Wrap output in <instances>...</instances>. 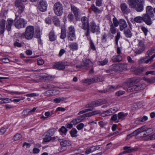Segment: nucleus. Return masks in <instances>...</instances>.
Masks as SVG:
<instances>
[{
  "label": "nucleus",
  "mask_w": 155,
  "mask_h": 155,
  "mask_svg": "<svg viewBox=\"0 0 155 155\" xmlns=\"http://www.w3.org/2000/svg\"><path fill=\"white\" fill-rule=\"evenodd\" d=\"M82 63L84 67L88 68L92 65V63L89 59H84L82 60Z\"/></svg>",
  "instance_id": "20"
},
{
  "label": "nucleus",
  "mask_w": 155,
  "mask_h": 155,
  "mask_svg": "<svg viewBox=\"0 0 155 155\" xmlns=\"http://www.w3.org/2000/svg\"><path fill=\"white\" fill-rule=\"evenodd\" d=\"M91 8L92 11L96 14H99L102 12L93 4L91 5Z\"/></svg>",
  "instance_id": "30"
},
{
  "label": "nucleus",
  "mask_w": 155,
  "mask_h": 155,
  "mask_svg": "<svg viewBox=\"0 0 155 155\" xmlns=\"http://www.w3.org/2000/svg\"><path fill=\"white\" fill-rule=\"evenodd\" d=\"M6 21L4 19H2L0 21V35H3L5 30Z\"/></svg>",
  "instance_id": "13"
},
{
  "label": "nucleus",
  "mask_w": 155,
  "mask_h": 155,
  "mask_svg": "<svg viewBox=\"0 0 155 155\" xmlns=\"http://www.w3.org/2000/svg\"><path fill=\"white\" fill-rule=\"evenodd\" d=\"M127 1L130 8H136V0H127Z\"/></svg>",
  "instance_id": "28"
},
{
  "label": "nucleus",
  "mask_w": 155,
  "mask_h": 155,
  "mask_svg": "<svg viewBox=\"0 0 155 155\" xmlns=\"http://www.w3.org/2000/svg\"><path fill=\"white\" fill-rule=\"evenodd\" d=\"M69 21H72L74 19V16L71 13H70L67 17Z\"/></svg>",
  "instance_id": "51"
},
{
  "label": "nucleus",
  "mask_w": 155,
  "mask_h": 155,
  "mask_svg": "<svg viewBox=\"0 0 155 155\" xmlns=\"http://www.w3.org/2000/svg\"><path fill=\"white\" fill-rule=\"evenodd\" d=\"M81 21L82 23L81 28L84 30H86L89 27V24L88 18L86 16L81 18Z\"/></svg>",
  "instance_id": "9"
},
{
  "label": "nucleus",
  "mask_w": 155,
  "mask_h": 155,
  "mask_svg": "<svg viewBox=\"0 0 155 155\" xmlns=\"http://www.w3.org/2000/svg\"><path fill=\"white\" fill-rule=\"evenodd\" d=\"M14 45L15 47H17L18 48H21L22 47V45L21 43H19L17 41L15 42L14 43Z\"/></svg>",
  "instance_id": "62"
},
{
  "label": "nucleus",
  "mask_w": 155,
  "mask_h": 155,
  "mask_svg": "<svg viewBox=\"0 0 155 155\" xmlns=\"http://www.w3.org/2000/svg\"><path fill=\"white\" fill-rule=\"evenodd\" d=\"M78 131L75 128H73L70 131V134L72 137H75L77 136V134Z\"/></svg>",
  "instance_id": "38"
},
{
  "label": "nucleus",
  "mask_w": 155,
  "mask_h": 155,
  "mask_svg": "<svg viewBox=\"0 0 155 155\" xmlns=\"http://www.w3.org/2000/svg\"><path fill=\"white\" fill-rule=\"evenodd\" d=\"M121 9L122 12L124 14H127L130 11L128 8V6L125 3H122L120 5Z\"/></svg>",
  "instance_id": "18"
},
{
  "label": "nucleus",
  "mask_w": 155,
  "mask_h": 155,
  "mask_svg": "<svg viewBox=\"0 0 155 155\" xmlns=\"http://www.w3.org/2000/svg\"><path fill=\"white\" fill-rule=\"evenodd\" d=\"M120 37V33L119 32H117V35L115 38V44L116 45H117L118 42L119 40Z\"/></svg>",
  "instance_id": "46"
},
{
  "label": "nucleus",
  "mask_w": 155,
  "mask_h": 155,
  "mask_svg": "<svg viewBox=\"0 0 155 155\" xmlns=\"http://www.w3.org/2000/svg\"><path fill=\"white\" fill-rule=\"evenodd\" d=\"M21 137V136L20 134H17L14 136L13 139L15 141H17Z\"/></svg>",
  "instance_id": "56"
},
{
  "label": "nucleus",
  "mask_w": 155,
  "mask_h": 155,
  "mask_svg": "<svg viewBox=\"0 0 155 155\" xmlns=\"http://www.w3.org/2000/svg\"><path fill=\"white\" fill-rule=\"evenodd\" d=\"M74 65L68 61H61L57 62L53 65V67L58 70H63L65 68V66Z\"/></svg>",
  "instance_id": "1"
},
{
  "label": "nucleus",
  "mask_w": 155,
  "mask_h": 155,
  "mask_svg": "<svg viewBox=\"0 0 155 155\" xmlns=\"http://www.w3.org/2000/svg\"><path fill=\"white\" fill-rule=\"evenodd\" d=\"M150 17L145 14L143 15V21L148 25H150L152 23Z\"/></svg>",
  "instance_id": "16"
},
{
  "label": "nucleus",
  "mask_w": 155,
  "mask_h": 155,
  "mask_svg": "<svg viewBox=\"0 0 155 155\" xmlns=\"http://www.w3.org/2000/svg\"><path fill=\"white\" fill-rule=\"evenodd\" d=\"M34 27L32 26H28L25 31L26 39L29 40L32 39L34 35Z\"/></svg>",
  "instance_id": "3"
},
{
  "label": "nucleus",
  "mask_w": 155,
  "mask_h": 155,
  "mask_svg": "<svg viewBox=\"0 0 155 155\" xmlns=\"http://www.w3.org/2000/svg\"><path fill=\"white\" fill-rule=\"evenodd\" d=\"M108 62L107 58H105L103 61H98L97 62V64L99 65L104 66Z\"/></svg>",
  "instance_id": "33"
},
{
  "label": "nucleus",
  "mask_w": 155,
  "mask_h": 155,
  "mask_svg": "<svg viewBox=\"0 0 155 155\" xmlns=\"http://www.w3.org/2000/svg\"><path fill=\"white\" fill-rule=\"evenodd\" d=\"M154 57H155V54L153 55L150 58L147 60V57H145L143 58L140 59L138 60V62L139 64H141L144 63L147 64L149 62H151L153 61V59Z\"/></svg>",
  "instance_id": "10"
},
{
  "label": "nucleus",
  "mask_w": 155,
  "mask_h": 155,
  "mask_svg": "<svg viewBox=\"0 0 155 155\" xmlns=\"http://www.w3.org/2000/svg\"><path fill=\"white\" fill-rule=\"evenodd\" d=\"M68 33L75 32V29L74 26L71 25L68 28Z\"/></svg>",
  "instance_id": "50"
},
{
  "label": "nucleus",
  "mask_w": 155,
  "mask_h": 155,
  "mask_svg": "<svg viewBox=\"0 0 155 155\" xmlns=\"http://www.w3.org/2000/svg\"><path fill=\"white\" fill-rule=\"evenodd\" d=\"M143 79L144 81L150 83H154V81L155 80V79L154 78H152L151 79L147 78L146 77H143Z\"/></svg>",
  "instance_id": "40"
},
{
  "label": "nucleus",
  "mask_w": 155,
  "mask_h": 155,
  "mask_svg": "<svg viewBox=\"0 0 155 155\" xmlns=\"http://www.w3.org/2000/svg\"><path fill=\"white\" fill-rule=\"evenodd\" d=\"M146 84L144 83H140L137 85H136V89L141 90L143 89L146 87Z\"/></svg>",
  "instance_id": "36"
},
{
  "label": "nucleus",
  "mask_w": 155,
  "mask_h": 155,
  "mask_svg": "<svg viewBox=\"0 0 155 155\" xmlns=\"http://www.w3.org/2000/svg\"><path fill=\"white\" fill-rule=\"evenodd\" d=\"M122 59V58L120 55H117L113 56L112 60L114 62H120L121 61Z\"/></svg>",
  "instance_id": "25"
},
{
  "label": "nucleus",
  "mask_w": 155,
  "mask_h": 155,
  "mask_svg": "<svg viewBox=\"0 0 155 155\" xmlns=\"http://www.w3.org/2000/svg\"><path fill=\"white\" fill-rule=\"evenodd\" d=\"M55 133L54 130L51 129L49 130L45 134V137L43 138V140L45 142L50 141L51 140V137L53 136Z\"/></svg>",
  "instance_id": "7"
},
{
  "label": "nucleus",
  "mask_w": 155,
  "mask_h": 155,
  "mask_svg": "<svg viewBox=\"0 0 155 155\" xmlns=\"http://www.w3.org/2000/svg\"><path fill=\"white\" fill-rule=\"evenodd\" d=\"M84 126V125L83 123H81L77 126L76 128L78 130H80L83 128Z\"/></svg>",
  "instance_id": "60"
},
{
  "label": "nucleus",
  "mask_w": 155,
  "mask_h": 155,
  "mask_svg": "<svg viewBox=\"0 0 155 155\" xmlns=\"http://www.w3.org/2000/svg\"><path fill=\"white\" fill-rule=\"evenodd\" d=\"M50 112L49 111H47L45 113V117L43 116H42L41 117V118L44 120H45L48 117H50Z\"/></svg>",
  "instance_id": "54"
},
{
  "label": "nucleus",
  "mask_w": 155,
  "mask_h": 155,
  "mask_svg": "<svg viewBox=\"0 0 155 155\" xmlns=\"http://www.w3.org/2000/svg\"><path fill=\"white\" fill-rule=\"evenodd\" d=\"M125 92L122 91H119L116 93V95L117 96H119L120 95L124 94Z\"/></svg>",
  "instance_id": "63"
},
{
  "label": "nucleus",
  "mask_w": 155,
  "mask_h": 155,
  "mask_svg": "<svg viewBox=\"0 0 155 155\" xmlns=\"http://www.w3.org/2000/svg\"><path fill=\"white\" fill-rule=\"evenodd\" d=\"M66 36L65 29L64 28H61L60 38L61 39H64L66 37Z\"/></svg>",
  "instance_id": "29"
},
{
  "label": "nucleus",
  "mask_w": 155,
  "mask_h": 155,
  "mask_svg": "<svg viewBox=\"0 0 155 155\" xmlns=\"http://www.w3.org/2000/svg\"><path fill=\"white\" fill-rule=\"evenodd\" d=\"M147 69L146 67H139L136 69V74H141L143 72Z\"/></svg>",
  "instance_id": "27"
},
{
  "label": "nucleus",
  "mask_w": 155,
  "mask_h": 155,
  "mask_svg": "<svg viewBox=\"0 0 155 155\" xmlns=\"http://www.w3.org/2000/svg\"><path fill=\"white\" fill-rule=\"evenodd\" d=\"M47 6V4L46 2L44 0H42L39 2L38 8L41 11L44 12L46 10Z\"/></svg>",
  "instance_id": "12"
},
{
  "label": "nucleus",
  "mask_w": 155,
  "mask_h": 155,
  "mask_svg": "<svg viewBox=\"0 0 155 155\" xmlns=\"http://www.w3.org/2000/svg\"><path fill=\"white\" fill-rule=\"evenodd\" d=\"M136 79L134 78L130 79L127 82V85L129 87L127 88V91L129 92L133 91L136 89Z\"/></svg>",
  "instance_id": "6"
},
{
  "label": "nucleus",
  "mask_w": 155,
  "mask_h": 155,
  "mask_svg": "<svg viewBox=\"0 0 155 155\" xmlns=\"http://www.w3.org/2000/svg\"><path fill=\"white\" fill-rule=\"evenodd\" d=\"M22 2L20 0H16L15 2V5L16 7H18L24 5L22 4Z\"/></svg>",
  "instance_id": "43"
},
{
  "label": "nucleus",
  "mask_w": 155,
  "mask_h": 155,
  "mask_svg": "<svg viewBox=\"0 0 155 155\" xmlns=\"http://www.w3.org/2000/svg\"><path fill=\"white\" fill-rule=\"evenodd\" d=\"M118 66L119 67V70L121 69H124L127 68V65L126 64H118Z\"/></svg>",
  "instance_id": "47"
},
{
  "label": "nucleus",
  "mask_w": 155,
  "mask_h": 155,
  "mask_svg": "<svg viewBox=\"0 0 155 155\" xmlns=\"http://www.w3.org/2000/svg\"><path fill=\"white\" fill-rule=\"evenodd\" d=\"M91 30L93 33L99 32L100 28L99 26H97L94 21L91 22Z\"/></svg>",
  "instance_id": "14"
},
{
  "label": "nucleus",
  "mask_w": 155,
  "mask_h": 155,
  "mask_svg": "<svg viewBox=\"0 0 155 155\" xmlns=\"http://www.w3.org/2000/svg\"><path fill=\"white\" fill-rule=\"evenodd\" d=\"M124 150H125V152L127 153L133 152L135 150L134 149H130V147L127 146H125L124 147Z\"/></svg>",
  "instance_id": "39"
},
{
  "label": "nucleus",
  "mask_w": 155,
  "mask_h": 155,
  "mask_svg": "<svg viewBox=\"0 0 155 155\" xmlns=\"http://www.w3.org/2000/svg\"><path fill=\"white\" fill-rule=\"evenodd\" d=\"M153 130L152 128H145V130L144 131L145 133L143 134L142 137L143 140L145 137H149V135L153 133Z\"/></svg>",
  "instance_id": "17"
},
{
  "label": "nucleus",
  "mask_w": 155,
  "mask_h": 155,
  "mask_svg": "<svg viewBox=\"0 0 155 155\" xmlns=\"http://www.w3.org/2000/svg\"><path fill=\"white\" fill-rule=\"evenodd\" d=\"M67 130L64 126H62L61 128L59 129V131L61 135L64 134L65 135L67 131Z\"/></svg>",
  "instance_id": "35"
},
{
  "label": "nucleus",
  "mask_w": 155,
  "mask_h": 155,
  "mask_svg": "<svg viewBox=\"0 0 155 155\" xmlns=\"http://www.w3.org/2000/svg\"><path fill=\"white\" fill-rule=\"evenodd\" d=\"M71 10L73 13L75 19L78 21L79 18V9L75 7L74 5L71 6Z\"/></svg>",
  "instance_id": "11"
},
{
  "label": "nucleus",
  "mask_w": 155,
  "mask_h": 155,
  "mask_svg": "<svg viewBox=\"0 0 155 155\" xmlns=\"http://www.w3.org/2000/svg\"><path fill=\"white\" fill-rule=\"evenodd\" d=\"M117 117H118L116 114H114L111 117V119L112 120L114 121L115 122H119V120L117 119Z\"/></svg>",
  "instance_id": "57"
},
{
  "label": "nucleus",
  "mask_w": 155,
  "mask_h": 155,
  "mask_svg": "<svg viewBox=\"0 0 155 155\" xmlns=\"http://www.w3.org/2000/svg\"><path fill=\"white\" fill-rule=\"evenodd\" d=\"M113 73H115L119 70V67L118 64H114L109 67Z\"/></svg>",
  "instance_id": "22"
},
{
  "label": "nucleus",
  "mask_w": 155,
  "mask_h": 155,
  "mask_svg": "<svg viewBox=\"0 0 155 155\" xmlns=\"http://www.w3.org/2000/svg\"><path fill=\"white\" fill-rule=\"evenodd\" d=\"M64 98L63 97L56 98L54 99V101L56 103H58L60 102L63 101Z\"/></svg>",
  "instance_id": "49"
},
{
  "label": "nucleus",
  "mask_w": 155,
  "mask_h": 155,
  "mask_svg": "<svg viewBox=\"0 0 155 155\" xmlns=\"http://www.w3.org/2000/svg\"><path fill=\"white\" fill-rule=\"evenodd\" d=\"M127 113L124 114L123 112L119 113L117 114L118 119L121 120H123L127 116Z\"/></svg>",
  "instance_id": "32"
},
{
  "label": "nucleus",
  "mask_w": 155,
  "mask_h": 155,
  "mask_svg": "<svg viewBox=\"0 0 155 155\" xmlns=\"http://www.w3.org/2000/svg\"><path fill=\"white\" fill-rule=\"evenodd\" d=\"M146 128V126H143L140 128L136 130V135L139 134L142 132H144Z\"/></svg>",
  "instance_id": "34"
},
{
  "label": "nucleus",
  "mask_w": 155,
  "mask_h": 155,
  "mask_svg": "<svg viewBox=\"0 0 155 155\" xmlns=\"http://www.w3.org/2000/svg\"><path fill=\"white\" fill-rule=\"evenodd\" d=\"M148 117L146 116H144L140 119L137 118V120L141 122H144L148 119Z\"/></svg>",
  "instance_id": "55"
},
{
  "label": "nucleus",
  "mask_w": 155,
  "mask_h": 155,
  "mask_svg": "<svg viewBox=\"0 0 155 155\" xmlns=\"http://www.w3.org/2000/svg\"><path fill=\"white\" fill-rule=\"evenodd\" d=\"M119 25L120 26V31L123 30L127 26L126 22L123 19L120 20Z\"/></svg>",
  "instance_id": "21"
},
{
  "label": "nucleus",
  "mask_w": 155,
  "mask_h": 155,
  "mask_svg": "<svg viewBox=\"0 0 155 155\" xmlns=\"http://www.w3.org/2000/svg\"><path fill=\"white\" fill-rule=\"evenodd\" d=\"M115 27L114 26L112 23H111L110 25V31L113 34H115L117 32V30Z\"/></svg>",
  "instance_id": "37"
},
{
  "label": "nucleus",
  "mask_w": 155,
  "mask_h": 155,
  "mask_svg": "<svg viewBox=\"0 0 155 155\" xmlns=\"http://www.w3.org/2000/svg\"><path fill=\"white\" fill-rule=\"evenodd\" d=\"M103 114H104L106 116H108L112 115L111 112H110V110L109 109L107 110L104 111L103 112Z\"/></svg>",
  "instance_id": "64"
},
{
  "label": "nucleus",
  "mask_w": 155,
  "mask_h": 155,
  "mask_svg": "<svg viewBox=\"0 0 155 155\" xmlns=\"http://www.w3.org/2000/svg\"><path fill=\"white\" fill-rule=\"evenodd\" d=\"M68 39L70 41H73L76 39L75 32L67 33Z\"/></svg>",
  "instance_id": "26"
},
{
  "label": "nucleus",
  "mask_w": 155,
  "mask_h": 155,
  "mask_svg": "<svg viewBox=\"0 0 155 155\" xmlns=\"http://www.w3.org/2000/svg\"><path fill=\"white\" fill-rule=\"evenodd\" d=\"M143 21V17L138 16L136 17V22L140 23Z\"/></svg>",
  "instance_id": "59"
},
{
  "label": "nucleus",
  "mask_w": 155,
  "mask_h": 155,
  "mask_svg": "<svg viewBox=\"0 0 155 155\" xmlns=\"http://www.w3.org/2000/svg\"><path fill=\"white\" fill-rule=\"evenodd\" d=\"M106 102L107 101L105 99L101 100H100L99 101H94L92 102V106L94 107H96L106 104Z\"/></svg>",
  "instance_id": "15"
},
{
  "label": "nucleus",
  "mask_w": 155,
  "mask_h": 155,
  "mask_svg": "<svg viewBox=\"0 0 155 155\" xmlns=\"http://www.w3.org/2000/svg\"><path fill=\"white\" fill-rule=\"evenodd\" d=\"M53 10L55 14L57 16H61L63 13V6L60 2L55 3L53 6Z\"/></svg>",
  "instance_id": "2"
},
{
  "label": "nucleus",
  "mask_w": 155,
  "mask_h": 155,
  "mask_svg": "<svg viewBox=\"0 0 155 155\" xmlns=\"http://www.w3.org/2000/svg\"><path fill=\"white\" fill-rule=\"evenodd\" d=\"M104 80V78L103 77L101 76L97 77L95 76L92 78L85 79L84 82L88 85H89L92 83L103 81Z\"/></svg>",
  "instance_id": "4"
},
{
  "label": "nucleus",
  "mask_w": 155,
  "mask_h": 155,
  "mask_svg": "<svg viewBox=\"0 0 155 155\" xmlns=\"http://www.w3.org/2000/svg\"><path fill=\"white\" fill-rule=\"evenodd\" d=\"M18 12L20 14H21L24 10L25 6L24 5L18 7Z\"/></svg>",
  "instance_id": "48"
},
{
  "label": "nucleus",
  "mask_w": 155,
  "mask_h": 155,
  "mask_svg": "<svg viewBox=\"0 0 155 155\" xmlns=\"http://www.w3.org/2000/svg\"><path fill=\"white\" fill-rule=\"evenodd\" d=\"M58 141L60 142V144L62 147H65L70 144L69 141L62 139H59Z\"/></svg>",
  "instance_id": "23"
},
{
  "label": "nucleus",
  "mask_w": 155,
  "mask_h": 155,
  "mask_svg": "<svg viewBox=\"0 0 155 155\" xmlns=\"http://www.w3.org/2000/svg\"><path fill=\"white\" fill-rule=\"evenodd\" d=\"M70 47L71 48H77L78 45L75 43H72L70 45Z\"/></svg>",
  "instance_id": "58"
},
{
  "label": "nucleus",
  "mask_w": 155,
  "mask_h": 155,
  "mask_svg": "<svg viewBox=\"0 0 155 155\" xmlns=\"http://www.w3.org/2000/svg\"><path fill=\"white\" fill-rule=\"evenodd\" d=\"M42 78L43 80L46 82L50 81L51 79V77L48 76H44Z\"/></svg>",
  "instance_id": "53"
},
{
  "label": "nucleus",
  "mask_w": 155,
  "mask_h": 155,
  "mask_svg": "<svg viewBox=\"0 0 155 155\" xmlns=\"http://www.w3.org/2000/svg\"><path fill=\"white\" fill-rule=\"evenodd\" d=\"M155 139V134H153L152 135L149 136L147 137H145L143 138V140L148 141L151 140H153Z\"/></svg>",
  "instance_id": "42"
},
{
  "label": "nucleus",
  "mask_w": 155,
  "mask_h": 155,
  "mask_svg": "<svg viewBox=\"0 0 155 155\" xmlns=\"http://www.w3.org/2000/svg\"><path fill=\"white\" fill-rule=\"evenodd\" d=\"M124 34L125 36L127 38H130L132 35L131 33L130 30L128 29L124 30Z\"/></svg>",
  "instance_id": "41"
},
{
  "label": "nucleus",
  "mask_w": 155,
  "mask_h": 155,
  "mask_svg": "<svg viewBox=\"0 0 155 155\" xmlns=\"http://www.w3.org/2000/svg\"><path fill=\"white\" fill-rule=\"evenodd\" d=\"M113 22L114 26L115 27H117L118 25H119V21H118L116 17L114 18L113 19Z\"/></svg>",
  "instance_id": "45"
},
{
  "label": "nucleus",
  "mask_w": 155,
  "mask_h": 155,
  "mask_svg": "<svg viewBox=\"0 0 155 155\" xmlns=\"http://www.w3.org/2000/svg\"><path fill=\"white\" fill-rule=\"evenodd\" d=\"M13 22V20L10 18H8L6 24V29L8 31H10Z\"/></svg>",
  "instance_id": "19"
},
{
  "label": "nucleus",
  "mask_w": 155,
  "mask_h": 155,
  "mask_svg": "<svg viewBox=\"0 0 155 155\" xmlns=\"http://www.w3.org/2000/svg\"><path fill=\"white\" fill-rule=\"evenodd\" d=\"M53 20L55 25L58 27L60 26V21L59 18L57 16H54L53 18Z\"/></svg>",
  "instance_id": "31"
},
{
  "label": "nucleus",
  "mask_w": 155,
  "mask_h": 155,
  "mask_svg": "<svg viewBox=\"0 0 155 155\" xmlns=\"http://www.w3.org/2000/svg\"><path fill=\"white\" fill-rule=\"evenodd\" d=\"M49 39L51 41H54L56 39V37L53 31H51L49 34Z\"/></svg>",
  "instance_id": "24"
},
{
  "label": "nucleus",
  "mask_w": 155,
  "mask_h": 155,
  "mask_svg": "<svg viewBox=\"0 0 155 155\" xmlns=\"http://www.w3.org/2000/svg\"><path fill=\"white\" fill-rule=\"evenodd\" d=\"M15 16L16 17L14 20V25L15 27L18 28H20L25 27L27 23V21H25L24 19L21 18H20L19 19L17 20V16L16 15Z\"/></svg>",
  "instance_id": "5"
},
{
  "label": "nucleus",
  "mask_w": 155,
  "mask_h": 155,
  "mask_svg": "<svg viewBox=\"0 0 155 155\" xmlns=\"http://www.w3.org/2000/svg\"><path fill=\"white\" fill-rule=\"evenodd\" d=\"M104 72L105 73L107 74L108 75H111L112 74H114L109 68L108 69L105 70Z\"/></svg>",
  "instance_id": "61"
},
{
  "label": "nucleus",
  "mask_w": 155,
  "mask_h": 155,
  "mask_svg": "<svg viewBox=\"0 0 155 155\" xmlns=\"http://www.w3.org/2000/svg\"><path fill=\"white\" fill-rule=\"evenodd\" d=\"M93 109V108H92L91 109H86L82 110L80 111L78 114V115H80L84 113H86L88 111H90L92 110Z\"/></svg>",
  "instance_id": "52"
},
{
  "label": "nucleus",
  "mask_w": 155,
  "mask_h": 155,
  "mask_svg": "<svg viewBox=\"0 0 155 155\" xmlns=\"http://www.w3.org/2000/svg\"><path fill=\"white\" fill-rule=\"evenodd\" d=\"M144 0H136V11L139 12L143 10Z\"/></svg>",
  "instance_id": "8"
},
{
  "label": "nucleus",
  "mask_w": 155,
  "mask_h": 155,
  "mask_svg": "<svg viewBox=\"0 0 155 155\" xmlns=\"http://www.w3.org/2000/svg\"><path fill=\"white\" fill-rule=\"evenodd\" d=\"M45 87L46 89L51 91L54 88V86L53 85L47 84L45 85Z\"/></svg>",
  "instance_id": "44"
}]
</instances>
